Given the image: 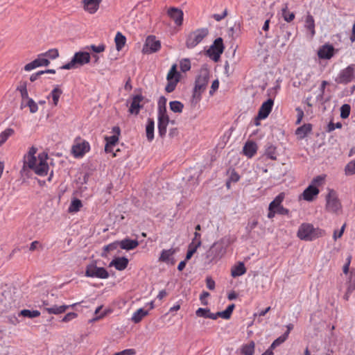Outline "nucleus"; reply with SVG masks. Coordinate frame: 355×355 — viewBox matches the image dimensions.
Here are the masks:
<instances>
[{
	"label": "nucleus",
	"mask_w": 355,
	"mask_h": 355,
	"mask_svg": "<svg viewBox=\"0 0 355 355\" xmlns=\"http://www.w3.org/2000/svg\"><path fill=\"white\" fill-rule=\"evenodd\" d=\"M37 148L32 146L24 157L23 170L26 168L31 169L40 176L47 175L49 166L48 164V154L45 152L39 153L37 156Z\"/></svg>",
	"instance_id": "nucleus-1"
},
{
	"label": "nucleus",
	"mask_w": 355,
	"mask_h": 355,
	"mask_svg": "<svg viewBox=\"0 0 355 355\" xmlns=\"http://www.w3.org/2000/svg\"><path fill=\"white\" fill-rule=\"evenodd\" d=\"M324 234V230L314 227L312 224L308 223L301 224L297 232V236L300 239L307 241L315 240L323 236Z\"/></svg>",
	"instance_id": "nucleus-2"
},
{
	"label": "nucleus",
	"mask_w": 355,
	"mask_h": 355,
	"mask_svg": "<svg viewBox=\"0 0 355 355\" xmlns=\"http://www.w3.org/2000/svg\"><path fill=\"white\" fill-rule=\"evenodd\" d=\"M324 180V178L322 175L314 178L311 184L300 194L299 199L307 202H312L315 200L320 193L318 187L322 184Z\"/></svg>",
	"instance_id": "nucleus-3"
},
{
	"label": "nucleus",
	"mask_w": 355,
	"mask_h": 355,
	"mask_svg": "<svg viewBox=\"0 0 355 355\" xmlns=\"http://www.w3.org/2000/svg\"><path fill=\"white\" fill-rule=\"evenodd\" d=\"M91 55L88 52L78 51L75 53L70 62L61 67L62 69H73L89 63Z\"/></svg>",
	"instance_id": "nucleus-4"
},
{
	"label": "nucleus",
	"mask_w": 355,
	"mask_h": 355,
	"mask_svg": "<svg viewBox=\"0 0 355 355\" xmlns=\"http://www.w3.org/2000/svg\"><path fill=\"white\" fill-rule=\"evenodd\" d=\"M209 34V30L207 28H198L190 33L187 37L186 46L188 49H193L199 44Z\"/></svg>",
	"instance_id": "nucleus-5"
},
{
	"label": "nucleus",
	"mask_w": 355,
	"mask_h": 355,
	"mask_svg": "<svg viewBox=\"0 0 355 355\" xmlns=\"http://www.w3.org/2000/svg\"><path fill=\"white\" fill-rule=\"evenodd\" d=\"M225 253V249L220 242L214 243L206 252V263L210 264L220 260Z\"/></svg>",
	"instance_id": "nucleus-6"
},
{
	"label": "nucleus",
	"mask_w": 355,
	"mask_h": 355,
	"mask_svg": "<svg viewBox=\"0 0 355 355\" xmlns=\"http://www.w3.org/2000/svg\"><path fill=\"white\" fill-rule=\"evenodd\" d=\"M326 210L328 212L340 214L342 212V205L334 190H330L326 196Z\"/></svg>",
	"instance_id": "nucleus-7"
},
{
	"label": "nucleus",
	"mask_w": 355,
	"mask_h": 355,
	"mask_svg": "<svg viewBox=\"0 0 355 355\" xmlns=\"http://www.w3.org/2000/svg\"><path fill=\"white\" fill-rule=\"evenodd\" d=\"M180 78L181 75L177 71V64H173L171 66L166 76L167 84L165 87L166 92L168 93L173 92L178 83L180 80Z\"/></svg>",
	"instance_id": "nucleus-8"
},
{
	"label": "nucleus",
	"mask_w": 355,
	"mask_h": 355,
	"mask_svg": "<svg viewBox=\"0 0 355 355\" xmlns=\"http://www.w3.org/2000/svg\"><path fill=\"white\" fill-rule=\"evenodd\" d=\"M90 150L88 141L81 139H76L71 148V153L74 157L81 158Z\"/></svg>",
	"instance_id": "nucleus-9"
},
{
	"label": "nucleus",
	"mask_w": 355,
	"mask_h": 355,
	"mask_svg": "<svg viewBox=\"0 0 355 355\" xmlns=\"http://www.w3.org/2000/svg\"><path fill=\"white\" fill-rule=\"evenodd\" d=\"M169 117L166 113L165 107H160L158 110V133L161 137L166 135Z\"/></svg>",
	"instance_id": "nucleus-10"
},
{
	"label": "nucleus",
	"mask_w": 355,
	"mask_h": 355,
	"mask_svg": "<svg viewBox=\"0 0 355 355\" xmlns=\"http://www.w3.org/2000/svg\"><path fill=\"white\" fill-rule=\"evenodd\" d=\"M85 276L107 279L109 277V273L104 268L97 267L94 264H89L86 268Z\"/></svg>",
	"instance_id": "nucleus-11"
},
{
	"label": "nucleus",
	"mask_w": 355,
	"mask_h": 355,
	"mask_svg": "<svg viewBox=\"0 0 355 355\" xmlns=\"http://www.w3.org/2000/svg\"><path fill=\"white\" fill-rule=\"evenodd\" d=\"M223 50L224 45L223 39L221 37H218L215 40L214 44L207 51V53L213 60L218 61L220 55L223 53Z\"/></svg>",
	"instance_id": "nucleus-12"
},
{
	"label": "nucleus",
	"mask_w": 355,
	"mask_h": 355,
	"mask_svg": "<svg viewBox=\"0 0 355 355\" xmlns=\"http://www.w3.org/2000/svg\"><path fill=\"white\" fill-rule=\"evenodd\" d=\"M112 133L113 135L105 137L106 141L105 151L106 153H112L113 147L119 142V137L121 134L120 128L118 126L113 127Z\"/></svg>",
	"instance_id": "nucleus-13"
},
{
	"label": "nucleus",
	"mask_w": 355,
	"mask_h": 355,
	"mask_svg": "<svg viewBox=\"0 0 355 355\" xmlns=\"http://www.w3.org/2000/svg\"><path fill=\"white\" fill-rule=\"evenodd\" d=\"M144 97L141 94H138L132 96V101L129 107V112L131 114L137 115L140 110L144 107Z\"/></svg>",
	"instance_id": "nucleus-14"
},
{
	"label": "nucleus",
	"mask_w": 355,
	"mask_h": 355,
	"mask_svg": "<svg viewBox=\"0 0 355 355\" xmlns=\"http://www.w3.org/2000/svg\"><path fill=\"white\" fill-rule=\"evenodd\" d=\"M208 83V78L207 76H199L196 80L193 94V98L197 101H200L201 93L203 92Z\"/></svg>",
	"instance_id": "nucleus-15"
},
{
	"label": "nucleus",
	"mask_w": 355,
	"mask_h": 355,
	"mask_svg": "<svg viewBox=\"0 0 355 355\" xmlns=\"http://www.w3.org/2000/svg\"><path fill=\"white\" fill-rule=\"evenodd\" d=\"M285 198V193H280L278 196L275 197V198L269 204L272 207H273L277 212V214L280 215H288L289 214V210L283 207L282 202Z\"/></svg>",
	"instance_id": "nucleus-16"
},
{
	"label": "nucleus",
	"mask_w": 355,
	"mask_h": 355,
	"mask_svg": "<svg viewBox=\"0 0 355 355\" xmlns=\"http://www.w3.org/2000/svg\"><path fill=\"white\" fill-rule=\"evenodd\" d=\"M161 48V43L153 35L148 36L146 38L143 51L146 53H152L158 51Z\"/></svg>",
	"instance_id": "nucleus-17"
},
{
	"label": "nucleus",
	"mask_w": 355,
	"mask_h": 355,
	"mask_svg": "<svg viewBox=\"0 0 355 355\" xmlns=\"http://www.w3.org/2000/svg\"><path fill=\"white\" fill-rule=\"evenodd\" d=\"M274 101L272 98L268 99L261 105L256 120H263L266 119L272 110Z\"/></svg>",
	"instance_id": "nucleus-18"
},
{
	"label": "nucleus",
	"mask_w": 355,
	"mask_h": 355,
	"mask_svg": "<svg viewBox=\"0 0 355 355\" xmlns=\"http://www.w3.org/2000/svg\"><path fill=\"white\" fill-rule=\"evenodd\" d=\"M354 77V69L352 67L349 66L340 71L338 77L336 79V81L338 83L347 84V83L351 82Z\"/></svg>",
	"instance_id": "nucleus-19"
},
{
	"label": "nucleus",
	"mask_w": 355,
	"mask_h": 355,
	"mask_svg": "<svg viewBox=\"0 0 355 355\" xmlns=\"http://www.w3.org/2000/svg\"><path fill=\"white\" fill-rule=\"evenodd\" d=\"M102 0H82L84 10L91 15L95 14L99 9Z\"/></svg>",
	"instance_id": "nucleus-20"
},
{
	"label": "nucleus",
	"mask_w": 355,
	"mask_h": 355,
	"mask_svg": "<svg viewBox=\"0 0 355 355\" xmlns=\"http://www.w3.org/2000/svg\"><path fill=\"white\" fill-rule=\"evenodd\" d=\"M167 14L177 26H181L182 24L184 13L182 10L171 7L168 10Z\"/></svg>",
	"instance_id": "nucleus-21"
},
{
	"label": "nucleus",
	"mask_w": 355,
	"mask_h": 355,
	"mask_svg": "<svg viewBox=\"0 0 355 355\" xmlns=\"http://www.w3.org/2000/svg\"><path fill=\"white\" fill-rule=\"evenodd\" d=\"M334 48L331 44L322 45L318 51V55L320 59L329 60L334 55Z\"/></svg>",
	"instance_id": "nucleus-22"
},
{
	"label": "nucleus",
	"mask_w": 355,
	"mask_h": 355,
	"mask_svg": "<svg viewBox=\"0 0 355 355\" xmlns=\"http://www.w3.org/2000/svg\"><path fill=\"white\" fill-rule=\"evenodd\" d=\"M128 262L126 257H116L110 263L109 266L114 267L118 270H123L127 268Z\"/></svg>",
	"instance_id": "nucleus-23"
},
{
	"label": "nucleus",
	"mask_w": 355,
	"mask_h": 355,
	"mask_svg": "<svg viewBox=\"0 0 355 355\" xmlns=\"http://www.w3.org/2000/svg\"><path fill=\"white\" fill-rule=\"evenodd\" d=\"M257 151V146L254 141H247L243 146V154L248 158H252Z\"/></svg>",
	"instance_id": "nucleus-24"
},
{
	"label": "nucleus",
	"mask_w": 355,
	"mask_h": 355,
	"mask_svg": "<svg viewBox=\"0 0 355 355\" xmlns=\"http://www.w3.org/2000/svg\"><path fill=\"white\" fill-rule=\"evenodd\" d=\"M119 242L120 248L125 250H134L139 245L137 240H132L128 238L124 239Z\"/></svg>",
	"instance_id": "nucleus-25"
},
{
	"label": "nucleus",
	"mask_w": 355,
	"mask_h": 355,
	"mask_svg": "<svg viewBox=\"0 0 355 355\" xmlns=\"http://www.w3.org/2000/svg\"><path fill=\"white\" fill-rule=\"evenodd\" d=\"M76 304H72L71 306H74ZM70 306L67 305H53L51 307H46L44 310L49 314L58 315L64 313Z\"/></svg>",
	"instance_id": "nucleus-26"
},
{
	"label": "nucleus",
	"mask_w": 355,
	"mask_h": 355,
	"mask_svg": "<svg viewBox=\"0 0 355 355\" xmlns=\"http://www.w3.org/2000/svg\"><path fill=\"white\" fill-rule=\"evenodd\" d=\"M246 272V268L243 262H239L231 269V275L236 277L244 275Z\"/></svg>",
	"instance_id": "nucleus-27"
},
{
	"label": "nucleus",
	"mask_w": 355,
	"mask_h": 355,
	"mask_svg": "<svg viewBox=\"0 0 355 355\" xmlns=\"http://www.w3.org/2000/svg\"><path fill=\"white\" fill-rule=\"evenodd\" d=\"M154 128L155 122L153 119L148 118L147 120V124L146 127V133L147 139L149 141H152L154 139Z\"/></svg>",
	"instance_id": "nucleus-28"
},
{
	"label": "nucleus",
	"mask_w": 355,
	"mask_h": 355,
	"mask_svg": "<svg viewBox=\"0 0 355 355\" xmlns=\"http://www.w3.org/2000/svg\"><path fill=\"white\" fill-rule=\"evenodd\" d=\"M176 252V250L174 248H171L168 250H163L161 252L160 257L159 258V261L162 262L168 263L173 257V255Z\"/></svg>",
	"instance_id": "nucleus-29"
},
{
	"label": "nucleus",
	"mask_w": 355,
	"mask_h": 355,
	"mask_svg": "<svg viewBox=\"0 0 355 355\" xmlns=\"http://www.w3.org/2000/svg\"><path fill=\"white\" fill-rule=\"evenodd\" d=\"M304 26L307 30L310 31L312 36L315 35V20L313 17L309 12H308L307 15L306 16Z\"/></svg>",
	"instance_id": "nucleus-30"
},
{
	"label": "nucleus",
	"mask_w": 355,
	"mask_h": 355,
	"mask_svg": "<svg viewBox=\"0 0 355 355\" xmlns=\"http://www.w3.org/2000/svg\"><path fill=\"white\" fill-rule=\"evenodd\" d=\"M235 306L234 304H230L229 305L225 310H224L223 311H220V312H217L214 315H215V317H216V320L218 318V317H220L223 319H230L231 315H232V313L233 312V310L234 309Z\"/></svg>",
	"instance_id": "nucleus-31"
},
{
	"label": "nucleus",
	"mask_w": 355,
	"mask_h": 355,
	"mask_svg": "<svg viewBox=\"0 0 355 355\" xmlns=\"http://www.w3.org/2000/svg\"><path fill=\"white\" fill-rule=\"evenodd\" d=\"M17 91L19 92L20 94H21V107H23V105L25 103V100L28 99V98H30L28 96V90H27V86H26V82H22V83H20L19 85L17 87Z\"/></svg>",
	"instance_id": "nucleus-32"
},
{
	"label": "nucleus",
	"mask_w": 355,
	"mask_h": 355,
	"mask_svg": "<svg viewBox=\"0 0 355 355\" xmlns=\"http://www.w3.org/2000/svg\"><path fill=\"white\" fill-rule=\"evenodd\" d=\"M148 311L140 308L135 311L132 316V321L135 323H139L141 320L148 315Z\"/></svg>",
	"instance_id": "nucleus-33"
},
{
	"label": "nucleus",
	"mask_w": 355,
	"mask_h": 355,
	"mask_svg": "<svg viewBox=\"0 0 355 355\" xmlns=\"http://www.w3.org/2000/svg\"><path fill=\"white\" fill-rule=\"evenodd\" d=\"M255 349V343L254 341L242 345L241 352L243 355H253Z\"/></svg>",
	"instance_id": "nucleus-34"
},
{
	"label": "nucleus",
	"mask_w": 355,
	"mask_h": 355,
	"mask_svg": "<svg viewBox=\"0 0 355 355\" xmlns=\"http://www.w3.org/2000/svg\"><path fill=\"white\" fill-rule=\"evenodd\" d=\"M311 126L310 124H304L299 128H297L295 130V135L300 138H304L307 134L311 132Z\"/></svg>",
	"instance_id": "nucleus-35"
},
{
	"label": "nucleus",
	"mask_w": 355,
	"mask_h": 355,
	"mask_svg": "<svg viewBox=\"0 0 355 355\" xmlns=\"http://www.w3.org/2000/svg\"><path fill=\"white\" fill-rule=\"evenodd\" d=\"M114 42L117 51H119L124 47L126 42V38L121 33L117 32L114 37Z\"/></svg>",
	"instance_id": "nucleus-36"
},
{
	"label": "nucleus",
	"mask_w": 355,
	"mask_h": 355,
	"mask_svg": "<svg viewBox=\"0 0 355 355\" xmlns=\"http://www.w3.org/2000/svg\"><path fill=\"white\" fill-rule=\"evenodd\" d=\"M215 313H211L209 309L199 308L196 311L198 317L216 320Z\"/></svg>",
	"instance_id": "nucleus-37"
},
{
	"label": "nucleus",
	"mask_w": 355,
	"mask_h": 355,
	"mask_svg": "<svg viewBox=\"0 0 355 355\" xmlns=\"http://www.w3.org/2000/svg\"><path fill=\"white\" fill-rule=\"evenodd\" d=\"M202 245L201 234L197 232H194L193 238L191 242L189 245V248H193L197 250L199 247Z\"/></svg>",
	"instance_id": "nucleus-38"
},
{
	"label": "nucleus",
	"mask_w": 355,
	"mask_h": 355,
	"mask_svg": "<svg viewBox=\"0 0 355 355\" xmlns=\"http://www.w3.org/2000/svg\"><path fill=\"white\" fill-rule=\"evenodd\" d=\"M62 93V91L58 87V86H56L50 93L49 96H48V98L51 96L53 100V103L55 106H56L58 103L59 98Z\"/></svg>",
	"instance_id": "nucleus-39"
},
{
	"label": "nucleus",
	"mask_w": 355,
	"mask_h": 355,
	"mask_svg": "<svg viewBox=\"0 0 355 355\" xmlns=\"http://www.w3.org/2000/svg\"><path fill=\"white\" fill-rule=\"evenodd\" d=\"M83 207V204L80 200L79 199H73L69 207V212L75 213L78 212L80 208Z\"/></svg>",
	"instance_id": "nucleus-40"
},
{
	"label": "nucleus",
	"mask_w": 355,
	"mask_h": 355,
	"mask_svg": "<svg viewBox=\"0 0 355 355\" xmlns=\"http://www.w3.org/2000/svg\"><path fill=\"white\" fill-rule=\"evenodd\" d=\"M23 107H28L31 113L33 114L37 112L38 110L37 104L31 98H28V99L25 100V103Z\"/></svg>",
	"instance_id": "nucleus-41"
},
{
	"label": "nucleus",
	"mask_w": 355,
	"mask_h": 355,
	"mask_svg": "<svg viewBox=\"0 0 355 355\" xmlns=\"http://www.w3.org/2000/svg\"><path fill=\"white\" fill-rule=\"evenodd\" d=\"M19 315L33 318L40 316V312L37 310L31 311L28 309H24L20 311Z\"/></svg>",
	"instance_id": "nucleus-42"
},
{
	"label": "nucleus",
	"mask_w": 355,
	"mask_h": 355,
	"mask_svg": "<svg viewBox=\"0 0 355 355\" xmlns=\"http://www.w3.org/2000/svg\"><path fill=\"white\" fill-rule=\"evenodd\" d=\"M14 134V130L7 128L0 134V146L4 144L8 139Z\"/></svg>",
	"instance_id": "nucleus-43"
},
{
	"label": "nucleus",
	"mask_w": 355,
	"mask_h": 355,
	"mask_svg": "<svg viewBox=\"0 0 355 355\" xmlns=\"http://www.w3.org/2000/svg\"><path fill=\"white\" fill-rule=\"evenodd\" d=\"M169 105L170 109L176 113H181L184 108V105L178 101H171Z\"/></svg>",
	"instance_id": "nucleus-44"
},
{
	"label": "nucleus",
	"mask_w": 355,
	"mask_h": 355,
	"mask_svg": "<svg viewBox=\"0 0 355 355\" xmlns=\"http://www.w3.org/2000/svg\"><path fill=\"white\" fill-rule=\"evenodd\" d=\"M120 246V242L119 241H114L112 243H110L107 245H105L103 247V252L102 253L103 257H106L107 253L111 251H114V250L117 249V248Z\"/></svg>",
	"instance_id": "nucleus-45"
},
{
	"label": "nucleus",
	"mask_w": 355,
	"mask_h": 355,
	"mask_svg": "<svg viewBox=\"0 0 355 355\" xmlns=\"http://www.w3.org/2000/svg\"><path fill=\"white\" fill-rule=\"evenodd\" d=\"M37 67H46L50 64L49 60L44 56L43 53L38 55L37 58L35 59Z\"/></svg>",
	"instance_id": "nucleus-46"
},
{
	"label": "nucleus",
	"mask_w": 355,
	"mask_h": 355,
	"mask_svg": "<svg viewBox=\"0 0 355 355\" xmlns=\"http://www.w3.org/2000/svg\"><path fill=\"white\" fill-rule=\"evenodd\" d=\"M181 71L185 73L191 69V62L188 58H183L180 61Z\"/></svg>",
	"instance_id": "nucleus-47"
},
{
	"label": "nucleus",
	"mask_w": 355,
	"mask_h": 355,
	"mask_svg": "<svg viewBox=\"0 0 355 355\" xmlns=\"http://www.w3.org/2000/svg\"><path fill=\"white\" fill-rule=\"evenodd\" d=\"M87 50H91L94 53H100L103 52L105 50V45L104 44H101L98 46L94 44H92L90 46H87L85 48Z\"/></svg>",
	"instance_id": "nucleus-48"
},
{
	"label": "nucleus",
	"mask_w": 355,
	"mask_h": 355,
	"mask_svg": "<svg viewBox=\"0 0 355 355\" xmlns=\"http://www.w3.org/2000/svg\"><path fill=\"white\" fill-rule=\"evenodd\" d=\"M350 105L348 104H344L340 107V117L342 119H347L350 114Z\"/></svg>",
	"instance_id": "nucleus-49"
},
{
	"label": "nucleus",
	"mask_w": 355,
	"mask_h": 355,
	"mask_svg": "<svg viewBox=\"0 0 355 355\" xmlns=\"http://www.w3.org/2000/svg\"><path fill=\"white\" fill-rule=\"evenodd\" d=\"M287 338V334H284L282 336H279L273 341L270 348L274 349L276 347L283 343Z\"/></svg>",
	"instance_id": "nucleus-50"
},
{
	"label": "nucleus",
	"mask_w": 355,
	"mask_h": 355,
	"mask_svg": "<svg viewBox=\"0 0 355 355\" xmlns=\"http://www.w3.org/2000/svg\"><path fill=\"white\" fill-rule=\"evenodd\" d=\"M44 56L48 59L54 60L59 56V52L57 49H51L43 53Z\"/></svg>",
	"instance_id": "nucleus-51"
},
{
	"label": "nucleus",
	"mask_w": 355,
	"mask_h": 355,
	"mask_svg": "<svg viewBox=\"0 0 355 355\" xmlns=\"http://www.w3.org/2000/svg\"><path fill=\"white\" fill-rule=\"evenodd\" d=\"M349 292H353L355 290V271H352L349 276V283L347 286Z\"/></svg>",
	"instance_id": "nucleus-52"
},
{
	"label": "nucleus",
	"mask_w": 355,
	"mask_h": 355,
	"mask_svg": "<svg viewBox=\"0 0 355 355\" xmlns=\"http://www.w3.org/2000/svg\"><path fill=\"white\" fill-rule=\"evenodd\" d=\"M286 9H287L286 7V8L283 9L282 15H283L284 19L286 21L291 22L294 19L295 14L293 12H287Z\"/></svg>",
	"instance_id": "nucleus-53"
},
{
	"label": "nucleus",
	"mask_w": 355,
	"mask_h": 355,
	"mask_svg": "<svg viewBox=\"0 0 355 355\" xmlns=\"http://www.w3.org/2000/svg\"><path fill=\"white\" fill-rule=\"evenodd\" d=\"M345 173L347 175L355 174V160L347 164L345 167Z\"/></svg>",
	"instance_id": "nucleus-54"
},
{
	"label": "nucleus",
	"mask_w": 355,
	"mask_h": 355,
	"mask_svg": "<svg viewBox=\"0 0 355 355\" xmlns=\"http://www.w3.org/2000/svg\"><path fill=\"white\" fill-rule=\"evenodd\" d=\"M266 155L268 157L272 160H275L277 159L276 157V153H275V148L274 147H270L267 149Z\"/></svg>",
	"instance_id": "nucleus-55"
},
{
	"label": "nucleus",
	"mask_w": 355,
	"mask_h": 355,
	"mask_svg": "<svg viewBox=\"0 0 355 355\" xmlns=\"http://www.w3.org/2000/svg\"><path fill=\"white\" fill-rule=\"evenodd\" d=\"M77 316H78V315L76 313H73V312L68 313L64 316L62 321L64 322H69V321L72 320L73 319L76 318Z\"/></svg>",
	"instance_id": "nucleus-56"
},
{
	"label": "nucleus",
	"mask_w": 355,
	"mask_h": 355,
	"mask_svg": "<svg viewBox=\"0 0 355 355\" xmlns=\"http://www.w3.org/2000/svg\"><path fill=\"white\" fill-rule=\"evenodd\" d=\"M209 296V293L207 291H202V293L200 295V300L201 302V304L202 305H207L208 302L207 300V298Z\"/></svg>",
	"instance_id": "nucleus-57"
},
{
	"label": "nucleus",
	"mask_w": 355,
	"mask_h": 355,
	"mask_svg": "<svg viewBox=\"0 0 355 355\" xmlns=\"http://www.w3.org/2000/svg\"><path fill=\"white\" fill-rule=\"evenodd\" d=\"M136 350L135 349H127L121 352L115 353L114 355H135Z\"/></svg>",
	"instance_id": "nucleus-58"
},
{
	"label": "nucleus",
	"mask_w": 355,
	"mask_h": 355,
	"mask_svg": "<svg viewBox=\"0 0 355 355\" xmlns=\"http://www.w3.org/2000/svg\"><path fill=\"white\" fill-rule=\"evenodd\" d=\"M206 286L209 290L213 291L215 288L214 280L211 277H207L206 278Z\"/></svg>",
	"instance_id": "nucleus-59"
},
{
	"label": "nucleus",
	"mask_w": 355,
	"mask_h": 355,
	"mask_svg": "<svg viewBox=\"0 0 355 355\" xmlns=\"http://www.w3.org/2000/svg\"><path fill=\"white\" fill-rule=\"evenodd\" d=\"M342 127V124L340 123H334L333 122H330L327 127V131L331 132L334 130L336 128H340Z\"/></svg>",
	"instance_id": "nucleus-60"
},
{
	"label": "nucleus",
	"mask_w": 355,
	"mask_h": 355,
	"mask_svg": "<svg viewBox=\"0 0 355 355\" xmlns=\"http://www.w3.org/2000/svg\"><path fill=\"white\" fill-rule=\"evenodd\" d=\"M37 67V65L36 64V62L35 61V60L28 64H26L25 66H24V70L26 71H30L35 68Z\"/></svg>",
	"instance_id": "nucleus-61"
},
{
	"label": "nucleus",
	"mask_w": 355,
	"mask_h": 355,
	"mask_svg": "<svg viewBox=\"0 0 355 355\" xmlns=\"http://www.w3.org/2000/svg\"><path fill=\"white\" fill-rule=\"evenodd\" d=\"M227 10H225L222 14H214L213 15V17L216 21H220L222 19H223L227 16Z\"/></svg>",
	"instance_id": "nucleus-62"
},
{
	"label": "nucleus",
	"mask_w": 355,
	"mask_h": 355,
	"mask_svg": "<svg viewBox=\"0 0 355 355\" xmlns=\"http://www.w3.org/2000/svg\"><path fill=\"white\" fill-rule=\"evenodd\" d=\"M296 111L297 112V121H296V124H300L302 120L303 116H304V112L300 107H297Z\"/></svg>",
	"instance_id": "nucleus-63"
},
{
	"label": "nucleus",
	"mask_w": 355,
	"mask_h": 355,
	"mask_svg": "<svg viewBox=\"0 0 355 355\" xmlns=\"http://www.w3.org/2000/svg\"><path fill=\"white\" fill-rule=\"evenodd\" d=\"M345 225H343V227H341V229L340 230H336L334 233V240H336L338 238H340L343 234V232H344V230H345Z\"/></svg>",
	"instance_id": "nucleus-64"
}]
</instances>
